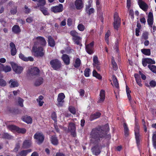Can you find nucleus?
I'll return each instance as SVG.
<instances>
[{
  "label": "nucleus",
  "instance_id": "f257e3e1",
  "mask_svg": "<svg viewBox=\"0 0 156 156\" xmlns=\"http://www.w3.org/2000/svg\"><path fill=\"white\" fill-rule=\"evenodd\" d=\"M105 127L107 130L95 129H93L91 132V142L95 144L92 148L91 150L93 154L95 155H97L99 154L101 152V149L102 148V146L100 143V141L104 138L109 139L110 138V135L107 134V133L108 129V125L106 124Z\"/></svg>",
  "mask_w": 156,
  "mask_h": 156
},
{
  "label": "nucleus",
  "instance_id": "f03ea898",
  "mask_svg": "<svg viewBox=\"0 0 156 156\" xmlns=\"http://www.w3.org/2000/svg\"><path fill=\"white\" fill-rule=\"evenodd\" d=\"M32 52L37 57H42L44 54V51L42 47L34 45L32 48Z\"/></svg>",
  "mask_w": 156,
  "mask_h": 156
},
{
  "label": "nucleus",
  "instance_id": "7ed1b4c3",
  "mask_svg": "<svg viewBox=\"0 0 156 156\" xmlns=\"http://www.w3.org/2000/svg\"><path fill=\"white\" fill-rule=\"evenodd\" d=\"M34 45H41L43 46H45L46 44V41L45 39L41 36H38L34 38L33 40Z\"/></svg>",
  "mask_w": 156,
  "mask_h": 156
},
{
  "label": "nucleus",
  "instance_id": "20e7f679",
  "mask_svg": "<svg viewBox=\"0 0 156 156\" xmlns=\"http://www.w3.org/2000/svg\"><path fill=\"white\" fill-rule=\"evenodd\" d=\"M35 141L38 144H41L43 141L44 137L43 134L41 132H37L34 136Z\"/></svg>",
  "mask_w": 156,
  "mask_h": 156
},
{
  "label": "nucleus",
  "instance_id": "39448f33",
  "mask_svg": "<svg viewBox=\"0 0 156 156\" xmlns=\"http://www.w3.org/2000/svg\"><path fill=\"white\" fill-rule=\"evenodd\" d=\"M10 63L11 65L13 70L17 74H20L23 70V68L17 64L12 62H10Z\"/></svg>",
  "mask_w": 156,
  "mask_h": 156
},
{
  "label": "nucleus",
  "instance_id": "423d86ee",
  "mask_svg": "<svg viewBox=\"0 0 156 156\" xmlns=\"http://www.w3.org/2000/svg\"><path fill=\"white\" fill-rule=\"evenodd\" d=\"M120 19L119 18L118 13L115 12L114 15V28L117 30L120 26Z\"/></svg>",
  "mask_w": 156,
  "mask_h": 156
},
{
  "label": "nucleus",
  "instance_id": "0eeeda50",
  "mask_svg": "<svg viewBox=\"0 0 156 156\" xmlns=\"http://www.w3.org/2000/svg\"><path fill=\"white\" fill-rule=\"evenodd\" d=\"M52 67L55 70H57L61 66V63L57 59L52 60L50 62Z\"/></svg>",
  "mask_w": 156,
  "mask_h": 156
},
{
  "label": "nucleus",
  "instance_id": "6e6552de",
  "mask_svg": "<svg viewBox=\"0 0 156 156\" xmlns=\"http://www.w3.org/2000/svg\"><path fill=\"white\" fill-rule=\"evenodd\" d=\"M65 97V95L63 93H60L58 94L57 98L58 103L57 104L58 107H61L63 105V104L64 102V99Z\"/></svg>",
  "mask_w": 156,
  "mask_h": 156
},
{
  "label": "nucleus",
  "instance_id": "1a4fd4ad",
  "mask_svg": "<svg viewBox=\"0 0 156 156\" xmlns=\"http://www.w3.org/2000/svg\"><path fill=\"white\" fill-rule=\"evenodd\" d=\"M63 9V5L61 4L52 7L51 9V11L55 13L62 12Z\"/></svg>",
  "mask_w": 156,
  "mask_h": 156
},
{
  "label": "nucleus",
  "instance_id": "9d476101",
  "mask_svg": "<svg viewBox=\"0 0 156 156\" xmlns=\"http://www.w3.org/2000/svg\"><path fill=\"white\" fill-rule=\"evenodd\" d=\"M138 3L140 9L144 11L147 10L148 6L142 0H138Z\"/></svg>",
  "mask_w": 156,
  "mask_h": 156
},
{
  "label": "nucleus",
  "instance_id": "9b49d317",
  "mask_svg": "<svg viewBox=\"0 0 156 156\" xmlns=\"http://www.w3.org/2000/svg\"><path fill=\"white\" fill-rule=\"evenodd\" d=\"M94 42L93 41L86 46V51L89 54H92L94 53Z\"/></svg>",
  "mask_w": 156,
  "mask_h": 156
},
{
  "label": "nucleus",
  "instance_id": "f8f14e48",
  "mask_svg": "<svg viewBox=\"0 0 156 156\" xmlns=\"http://www.w3.org/2000/svg\"><path fill=\"white\" fill-rule=\"evenodd\" d=\"M93 65L94 68H96L98 70H100V67L99 65L100 63L98 61V57L96 56H94L93 58Z\"/></svg>",
  "mask_w": 156,
  "mask_h": 156
},
{
  "label": "nucleus",
  "instance_id": "ddd939ff",
  "mask_svg": "<svg viewBox=\"0 0 156 156\" xmlns=\"http://www.w3.org/2000/svg\"><path fill=\"white\" fill-rule=\"evenodd\" d=\"M68 129L73 136H75L76 135L75 125L73 123H69L68 127Z\"/></svg>",
  "mask_w": 156,
  "mask_h": 156
},
{
  "label": "nucleus",
  "instance_id": "4468645a",
  "mask_svg": "<svg viewBox=\"0 0 156 156\" xmlns=\"http://www.w3.org/2000/svg\"><path fill=\"white\" fill-rule=\"evenodd\" d=\"M147 22L149 26L152 27L154 23V18L153 14L151 12L148 13Z\"/></svg>",
  "mask_w": 156,
  "mask_h": 156
},
{
  "label": "nucleus",
  "instance_id": "2eb2a0df",
  "mask_svg": "<svg viewBox=\"0 0 156 156\" xmlns=\"http://www.w3.org/2000/svg\"><path fill=\"white\" fill-rule=\"evenodd\" d=\"M105 98V91L103 90H101L100 93L99 97L98 102V103H101L103 102Z\"/></svg>",
  "mask_w": 156,
  "mask_h": 156
},
{
  "label": "nucleus",
  "instance_id": "dca6fc26",
  "mask_svg": "<svg viewBox=\"0 0 156 156\" xmlns=\"http://www.w3.org/2000/svg\"><path fill=\"white\" fill-rule=\"evenodd\" d=\"M155 63V61L150 58H145L142 60V64L144 66H146L147 64H154Z\"/></svg>",
  "mask_w": 156,
  "mask_h": 156
},
{
  "label": "nucleus",
  "instance_id": "f3484780",
  "mask_svg": "<svg viewBox=\"0 0 156 156\" xmlns=\"http://www.w3.org/2000/svg\"><path fill=\"white\" fill-rule=\"evenodd\" d=\"M32 144V142L30 140H26L23 142L22 144V148L27 149L30 147Z\"/></svg>",
  "mask_w": 156,
  "mask_h": 156
},
{
  "label": "nucleus",
  "instance_id": "a211bd4d",
  "mask_svg": "<svg viewBox=\"0 0 156 156\" xmlns=\"http://www.w3.org/2000/svg\"><path fill=\"white\" fill-rule=\"evenodd\" d=\"M76 8L77 9H80L83 7V3L82 0H76L75 2Z\"/></svg>",
  "mask_w": 156,
  "mask_h": 156
},
{
  "label": "nucleus",
  "instance_id": "6ab92c4d",
  "mask_svg": "<svg viewBox=\"0 0 156 156\" xmlns=\"http://www.w3.org/2000/svg\"><path fill=\"white\" fill-rule=\"evenodd\" d=\"M10 46L11 49V53L12 55H15L16 53V49L15 44L12 42L10 44Z\"/></svg>",
  "mask_w": 156,
  "mask_h": 156
},
{
  "label": "nucleus",
  "instance_id": "aec40b11",
  "mask_svg": "<svg viewBox=\"0 0 156 156\" xmlns=\"http://www.w3.org/2000/svg\"><path fill=\"white\" fill-rule=\"evenodd\" d=\"M62 60L65 64L68 65L70 63V58L68 55L66 54H63L62 56Z\"/></svg>",
  "mask_w": 156,
  "mask_h": 156
},
{
  "label": "nucleus",
  "instance_id": "412c9836",
  "mask_svg": "<svg viewBox=\"0 0 156 156\" xmlns=\"http://www.w3.org/2000/svg\"><path fill=\"white\" fill-rule=\"evenodd\" d=\"M44 97L42 95L39 96L38 98L36 99L38 103V105L41 107L43 106L44 101Z\"/></svg>",
  "mask_w": 156,
  "mask_h": 156
},
{
  "label": "nucleus",
  "instance_id": "4be33fe9",
  "mask_svg": "<svg viewBox=\"0 0 156 156\" xmlns=\"http://www.w3.org/2000/svg\"><path fill=\"white\" fill-rule=\"evenodd\" d=\"M22 120L27 124H31L32 122V118L29 116H26L23 117Z\"/></svg>",
  "mask_w": 156,
  "mask_h": 156
},
{
  "label": "nucleus",
  "instance_id": "5701e85b",
  "mask_svg": "<svg viewBox=\"0 0 156 156\" xmlns=\"http://www.w3.org/2000/svg\"><path fill=\"white\" fill-rule=\"evenodd\" d=\"M9 83L11 84L10 86L11 87H17L19 86L18 82L15 80H10L9 81Z\"/></svg>",
  "mask_w": 156,
  "mask_h": 156
},
{
  "label": "nucleus",
  "instance_id": "b1692460",
  "mask_svg": "<svg viewBox=\"0 0 156 156\" xmlns=\"http://www.w3.org/2000/svg\"><path fill=\"white\" fill-rule=\"evenodd\" d=\"M101 115V113L99 112L92 114L90 116V120L92 121L95 119H97L100 117Z\"/></svg>",
  "mask_w": 156,
  "mask_h": 156
},
{
  "label": "nucleus",
  "instance_id": "393cba45",
  "mask_svg": "<svg viewBox=\"0 0 156 156\" xmlns=\"http://www.w3.org/2000/svg\"><path fill=\"white\" fill-rule=\"evenodd\" d=\"M48 42L49 45L51 47H53L55 45V42L54 39L50 36L48 37Z\"/></svg>",
  "mask_w": 156,
  "mask_h": 156
},
{
  "label": "nucleus",
  "instance_id": "a878e982",
  "mask_svg": "<svg viewBox=\"0 0 156 156\" xmlns=\"http://www.w3.org/2000/svg\"><path fill=\"white\" fill-rule=\"evenodd\" d=\"M73 39L75 44L80 46L82 45L81 44L82 38L78 36L76 38H73Z\"/></svg>",
  "mask_w": 156,
  "mask_h": 156
},
{
  "label": "nucleus",
  "instance_id": "bb28decb",
  "mask_svg": "<svg viewBox=\"0 0 156 156\" xmlns=\"http://www.w3.org/2000/svg\"><path fill=\"white\" fill-rule=\"evenodd\" d=\"M112 80L113 83H111V84L113 86H114L118 88L119 87V83L116 78L114 75L112 76Z\"/></svg>",
  "mask_w": 156,
  "mask_h": 156
},
{
  "label": "nucleus",
  "instance_id": "cd10ccee",
  "mask_svg": "<svg viewBox=\"0 0 156 156\" xmlns=\"http://www.w3.org/2000/svg\"><path fill=\"white\" fill-rule=\"evenodd\" d=\"M39 70L37 67H34L32 68L30 71V73L32 75H37L39 74Z\"/></svg>",
  "mask_w": 156,
  "mask_h": 156
},
{
  "label": "nucleus",
  "instance_id": "c85d7f7f",
  "mask_svg": "<svg viewBox=\"0 0 156 156\" xmlns=\"http://www.w3.org/2000/svg\"><path fill=\"white\" fill-rule=\"evenodd\" d=\"M141 51L142 53L145 55L149 56L151 55V52L150 49H142Z\"/></svg>",
  "mask_w": 156,
  "mask_h": 156
},
{
  "label": "nucleus",
  "instance_id": "c756f323",
  "mask_svg": "<svg viewBox=\"0 0 156 156\" xmlns=\"http://www.w3.org/2000/svg\"><path fill=\"white\" fill-rule=\"evenodd\" d=\"M40 9L41 11L44 15H49V12L48 11V9L45 7H40Z\"/></svg>",
  "mask_w": 156,
  "mask_h": 156
},
{
  "label": "nucleus",
  "instance_id": "7c9ffc66",
  "mask_svg": "<svg viewBox=\"0 0 156 156\" xmlns=\"http://www.w3.org/2000/svg\"><path fill=\"white\" fill-rule=\"evenodd\" d=\"M135 136L140 135L139 134V127L138 124L136 122L134 128Z\"/></svg>",
  "mask_w": 156,
  "mask_h": 156
},
{
  "label": "nucleus",
  "instance_id": "2f4dec72",
  "mask_svg": "<svg viewBox=\"0 0 156 156\" xmlns=\"http://www.w3.org/2000/svg\"><path fill=\"white\" fill-rule=\"evenodd\" d=\"M51 140L52 144L54 145H57L58 143V141L55 136H52L51 137Z\"/></svg>",
  "mask_w": 156,
  "mask_h": 156
},
{
  "label": "nucleus",
  "instance_id": "473e14b6",
  "mask_svg": "<svg viewBox=\"0 0 156 156\" xmlns=\"http://www.w3.org/2000/svg\"><path fill=\"white\" fill-rule=\"evenodd\" d=\"M12 31L14 33L17 34L20 31V30L18 26L15 25L12 28Z\"/></svg>",
  "mask_w": 156,
  "mask_h": 156
},
{
  "label": "nucleus",
  "instance_id": "72a5a7b5",
  "mask_svg": "<svg viewBox=\"0 0 156 156\" xmlns=\"http://www.w3.org/2000/svg\"><path fill=\"white\" fill-rule=\"evenodd\" d=\"M123 127H124L125 135V136H127L129 134V129L125 123L123 124Z\"/></svg>",
  "mask_w": 156,
  "mask_h": 156
},
{
  "label": "nucleus",
  "instance_id": "f704fd0d",
  "mask_svg": "<svg viewBox=\"0 0 156 156\" xmlns=\"http://www.w3.org/2000/svg\"><path fill=\"white\" fill-rule=\"evenodd\" d=\"M81 62L80 59L78 58H76L75 61L74 66L75 67L77 68L79 67L81 64Z\"/></svg>",
  "mask_w": 156,
  "mask_h": 156
},
{
  "label": "nucleus",
  "instance_id": "c9c22d12",
  "mask_svg": "<svg viewBox=\"0 0 156 156\" xmlns=\"http://www.w3.org/2000/svg\"><path fill=\"white\" fill-rule=\"evenodd\" d=\"M112 64L113 66V68L114 70H116L118 69V66L116 62H115L114 58L112 57Z\"/></svg>",
  "mask_w": 156,
  "mask_h": 156
},
{
  "label": "nucleus",
  "instance_id": "e433bc0d",
  "mask_svg": "<svg viewBox=\"0 0 156 156\" xmlns=\"http://www.w3.org/2000/svg\"><path fill=\"white\" fill-rule=\"evenodd\" d=\"M8 128L12 131H17L18 128V127L13 125H9L8 126Z\"/></svg>",
  "mask_w": 156,
  "mask_h": 156
},
{
  "label": "nucleus",
  "instance_id": "4c0bfd02",
  "mask_svg": "<svg viewBox=\"0 0 156 156\" xmlns=\"http://www.w3.org/2000/svg\"><path fill=\"white\" fill-rule=\"evenodd\" d=\"M43 82V79L40 78L37 79L35 83V85L36 86H39L41 85Z\"/></svg>",
  "mask_w": 156,
  "mask_h": 156
},
{
  "label": "nucleus",
  "instance_id": "58836bf2",
  "mask_svg": "<svg viewBox=\"0 0 156 156\" xmlns=\"http://www.w3.org/2000/svg\"><path fill=\"white\" fill-rule=\"evenodd\" d=\"M110 30H108L107 32L106 33L105 35V41L107 43V44H108V42H109V39H108V37L110 36Z\"/></svg>",
  "mask_w": 156,
  "mask_h": 156
},
{
  "label": "nucleus",
  "instance_id": "ea45409f",
  "mask_svg": "<svg viewBox=\"0 0 156 156\" xmlns=\"http://www.w3.org/2000/svg\"><path fill=\"white\" fill-rule=\"evenodd\" d=\"M90 7H86V12L89 15L93 13L94 12V9L93 8H90Z\"/></svg>",
  "mask_w": 156,
  "mask_h": 156
},
{
  "label": "nucleus",
  "instance_id": "a19ab883",
  "mask_svg": "<svg viewBox=\"0 0 156 156\" xmlns=\"http://www.w3.org/2000/svg\"><path fill=\"white\" fill-rule=\"evenodd\" d=\"M93 76L96 77L97 78L100 80L101 79L102 77L101 76L94 70L93 72Z\"/></svg>",
  "mask_w": 156,
  "mask_h": 156
},
{
  "label": "nucleus",
  "instance_id": "79ce46f5",
  "mask_svg": "<svg viewBox=\"0 0 156 156\" xmlns=\"http://www.w3.org/2000/svg\"><path fill=\"white\" fill-rule=\"evenodd\" d=\"M45 4V0H39L38 3V7L40 8V7H43V6Z\"/></svg>",
  "mask_w": 156,
  "mask_h": 156
},
{
  "label": "nucleus",
  "instance_id": "37998d69",
  "mask_svg": "<svg viewBox=\"0 0 156 156\" xmlns=\"http://www.w3.org/2000/svg\"><path fill=\"white\" fill-rule=\"evenodd\" d=\"M126 90L128 98L129 100H130L131 99V96L130 95V93L131 92V91L129 90V89L127 85H126Z\"/></svg>",
  "mask_w": 156,
  "mask_h": 156
},
{
  "label": "nucleus",
  "instance_id": "c03bdc74",
  "mask_svg": "<svg viewBox=\"0 0 156 156\" xmlns=\"http://www.w3.org/2000/svg\"><path fill=\"white\" fill-rule=\"evenodd\" d=\"M135 136L137 146L138 147H139V145L140 144L141 141L140 138V135H136Z\"/></svg>",
  "mask_w": 156,
  "mask_h": 156
},
{
  "label": "nucleus",
  "instance_id": "a18cd8bd",
  "mask_svg": "<svg viewBox=\"0 0 156 156\" xmlns=\"http://www.w3.org/2000/svg\"><path fill=\"white\" fill-rule=\"evenodd\" d=\"M26 152L25 150H22L19 152L16 156H26L27 155Z\"/></svg>",
  "mask_w": 156,
  "mask_h": 156
},
{
  "label": "nucleus",
  "instance_id": "49530a36",
  "mask_svg": "<svg viewBox=\"0 0 156 156\" xmlns=\"http://www.w3.org/2000/svg\"><path fill=\"white\" fill-rule=\"evenodd\" d=\"M148 68L153 73H156V66L153 65H149L148 66Z\"/></svg>",
  "mask_w": 156,
  "mask_h": 156
},
{
  "label": "nucleus",
  "instance_id": "de8ad7c7",
  "mask_svg": "<svg viewBox=\"0 0 156 156\" xmlns=\"http://www.w3.org/2000/svg\"><path fill=\"white\" fill-rule=\"evenodd\" d=\"M77 28L79 30L81 31H83L85 29L84 26L81 23L79 24L78 25Z\"/></svg>",
  "mask_w": 156,
  "mask_h": 156
},
{
  "label": "nucleus",
  "instance_id": "09e8293b",
  "mask_svg": "<svg viewBox=\"0 0 156 156\" xmlns=\"http://www.w3.org/2000/svg\"><path fill=\"white\" fill-rule=\"evenodd\" d=\"M70 33L71 35L73 37V38H76L79 36L78 34L74 30L71 31Z\"/></svg>",
  "mask_w": 156,
  "mask_h": 156
},
{
  "label": "nucleus",
  "instance_id": "8fccbe9b",
  "mask_svg": "<svg viewBox=\"0 0 156 156\" xmlns=\"http://www.w3.org/2000/svg\"><path fill=\"white\" fill-rule=\"evenodd\" d=\"M11 69H12L10 66H4L3 71L6 73L10 71Z\"/></svg>",
  "mask_w": 156,
  "mask_h": 156
},
{
  "label": "nucleus",
  "instance_id": "3c124183",
  "mask_svg": "<svg viewBox=\"0 0 156 156\" xmlns=\"http://www.w3.org/2000/svg\"><path fill=\"white\" fill-rule=\"evenodd\" d=\"M23 99L19 98L18 99V104L21 106L23 107Z\"/></svg>",
  "mask_w": 156,
  "mask_h": 156
},
{
  "label": "nucleus",
  "instance_id": "603ef678",
  "mask_svg": "<svg viewBox=\"0 0 156 156\" xmlns=\"http://www.w3.org/2000/svg\"><path fill=\"white\" fill-rule=\"evenodd\" d=\"M19 57L23 61H26L27 60V57H25L22 53H21L19 54Z\"/></svg>",
  "mask_w": 156,
  "mask_h": 156
},
{
  "label": "nucleus",
  "instance_id": "864d4df0",
  "mask_svg": "<svg viewBox=\"0 0 156 156\" xmlns=\"http://www.w3.org/2000/svg\"><path fill=\"white\" fill-rule=\"evenodd\" d=\"M6 81L3 79H0V86L4 87L6 86Z\"/></svg>",
  "mask_w": 156,
  "mask_h": 156
},
{
  "label": "nucleus",
  "instance_id": "5fc2aeb1",
  "mask_svg": "<svg viewBox=\"0 0 156 156\" xmlns=\"http://www.w3.org/2000/svg\"><path fill=\"white\" fill-rule=\"evenodd\" d=\"M26 130L24 128H19L18 127L17 131L19 133H26Z\"/></svg>",
  "mask_w": 156,
  "mask_h": 156
},
{
  "label": "nucleus",
  "instance_id": "6e6d98bb",
  "mask_svg": "<svg viewBox=\"0 0 156 156\" xmlns=\"http://www.w3.org/2000/svg\"><path fill=\"white\" fill-rule=\"evenodd\" d=\"M90 69H86L84 72V75L86 77H88L90 75Z\"/></svg>",
  "mask_w": 156,
  "mask_h": 156
},
{
  "label": "nucleus",
  "instance_id": "4d7b16f0",
  "mask_svg": "<svg viewBox=\"0 0 156 156\" xmlns=\"http://www.w3.org/2000/svg\"><path fill=\"white\" fill-rule=\"evenodd\" d=\"M150 86L151 87H154L156 85V82L154 80H152L149 82Z\"/></svg>",
  "mask_w": 156,
  "mask_h": 156
},
{
  "label": "nucleus",
  "instance_id": "13d9d810",
  "mask_svg": "<svg viewBox=\"0 0 156 156\" xmlns=\"http://www.w3.org/2000/svg\"><path fill=\"white\" fill-rule=\"evenodd\" d=\"M69 111L73 114H75L76 113L75 109L73 107H69Z\"/></svg>",
  "mask_w": 156,
  "mask_h": 156
},
{
  "label": "nucleus",
  "instance_id": "bf43d9fd",
  "mask_svg": "<svg viewBox=\"0 0 156 156\" xmlns=\"http://www.w3.org/2000/svg\"><path fill=\"white\" fill-rule=\"evenodd\" d=\"M73 21L71 19L69 18L67 20V24L69 26H70L72 25Z\"/></svg>",
  "mask_w": 156,
  "mask_h": 156
},
{
  "label": "nucleus",
  "instance_id": "052dcab7",
  "mask_svg": "<svg viewBox=\"0 0 156 156\" xmlns=\"http://www.w3.org/2000/svg\"><path fill=\"white\" fill-rule=\"evenodd\" d=\"M51 117L52 119L55 121H56L57 116L55 112H53L51 114Z\"/></svg>",
  "mask_w": 156,
  "mask_h": 156
},
{
  "label": "nucleus",
  "instance_id": "680f3d73",
  "mask_svg": "<svg viewBox=\"0 0 156 156\" xmlns=\"http://www.w3.org/2000/svg\"><path fill=\"white\" fill-rule=\"evenodd\" d=\"M148 33L147 32H144L143 34V37L145 39H147L148 38Z\"/></svg>",
  "mask_w": 156,
  "mask_h": 156
},
{
  "label": "nucleus",
  "instance_id": "e2e57ef3",
  "mask_svg": "<svg viewBox=\"0 0 156 156\" xmlns=\"http://www.w3.org/2000/svg\"><path fill=\"white\" fill-rule=\"evenodd\" d=\"M20 147V146L19 144H17L13 150L15 152H17L19 149Z\"/></svg>",
  "mask_w": 156,
  "mask_h": 156
},
{
  "label": "nucleus",
  "instance_id": "0e129e2a",
  "mask_svg": "<svg viewBox=\"0 0 156 156\" xmlns=\"http://www.w3.org/2000/svg\"><path fill=\"white\" fill-rule=\"evenodd\" d=\"M80 96H83L85 94V91L82 89H80L79 91Z\"/></svg>",
  "mask_w": 156,
  "mask_h": 156
},
{
  "label": "nucleus",
  "instance_id": "69168bd1",
  "mask_svg": "<svg viewBox=\"0 0 156 156\" xmlns=\"http://www.w3.org/2000/svg\"><path fill=\"white\" fill-rule=\"evenodd\" d=\"M4 137L6 138L10 139L12 138V136L8 133H6L4 134Z\"/></svg>",
  "mask_w": 156,
  "mask_h": 156
},
{
  "label": "nucleus",
  "instance_id": "338daca9",
  "mask_svg": "<svg viewBox=\"0 0 156 156\" xmlns=\"http://www.w3.org/2000/svg\"><path fill=\"white\" fill-rule=\"evenodd\" d=\"M131 0H127V7L128 9H129L131 6Z\"/></svg>",
  "mask_w": 156,
  "mask_h": 156
},
{
  "label": "nucleus",
  "instance_id": "774afa93",
  "mask_svg": "<svg viewBox=\"0 0 156 156\" xmlns=\"http://www.w3.org/2000/svg\"><path fill=\"white\" fill-rule=\"evenodd\" d=\"M136 81L137 84L140 86L142 87V84L141 83V80L140 79L136 80Z\"/></svg>",
  "mask_w": 156,
  "mask_h": 156
}]
</instances>
